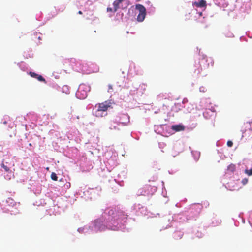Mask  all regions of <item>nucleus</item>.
Returning a JSON list of instances; mask_svg holds the SVG:
<instances>
[{"label": "nucleus", "mask_w": 252, "mask_h": 252, "mask_svg": "<svg viewBox=\"0 0 252 252\" xmlns=\"http://www.w3.org/2000/svg\"><path fill=\"white\" fill-rule=\"evenodd\" d=\"M114 102L111 100H107L95 105L93 109V115L96 117H102L107 115V111L113 108Z\"/></svg>", "instance_id": "obj_1"}, {"label": "nucleus", "mask_w": 252, "mask_h": 252, "mask_svg": "<svg viewBox=\"0 0 252 252\" xmlns=\"http://www.w3.org/2000/svg\"><path fill=\"white\" fill-rule=\"evenodd\" d=\"M129 122V116L127 114H120L115 118L109 122V128L111 129H116L117 128V126L120 124L122 126H126Z\"/></svg>", "instance_id": "obj_2"}, {"label": "nucleus", "mask_w": 252, "mask_h": 252, "mask_svg": "<svg viewBox=\"0 0 252 252\" xmlns=\"http://www.w3.org/2000/svg\"><path fill=\"white\" fill-rule=\"evenodd\" d=\"M135 8L139 12L137 16V20L140 22L143 21L146 14V8L143 5L140 4H136Z\"/></svg>", "instance_id": "obj_3"}, {"label": "nucleus", "mask_w": 252, "mask_h": 252, "mask_svg": "<svg viewBox=\"0 0 252 252\" xmlns=\"http://www.w3.org/2000/svg\"><path fill=\"white\" fill-rule=\"evenodd\" d=\"M1 167L7 173V175L4 176L5 179L9 180H10L12 178L14 177V173L10 169L11 167L10 166V164H9L8 162H4V160H3L1 163Z\"/></svg>", "instance_id": "obj_4"}, {"label": "nucleus", "mask_w": 252, "mask_h": 252, "mask_svg": "<svg viewBox=\"0 0 252 252\" xmlns=\"http://www.w3.org/2000/svg\"><path fill=\"white\" fill-rule=\"evenodd\" d=\"M83 85L80 86L78 90L77 94L79 96L80 99H84L85 98L88 94L87 92L83 90Z\"/></svg>", "instance_id": "obj_5"}, {"label": "nucleus", "mask_w": 252, "mask_h": 252, "mask_svg": "<svg viewBox=\"0 0 252 252\" xmlns=\"http://www.w3.org/2000/svg\"><path fill=\"white\" fill-rule=\"evenodd\" d=\"M108 220H109V221H108L106 223V226L108 227V228L111 230H115L116 229V228L117 227V225L118 224V223L115 222L114 221H113V223L111 222V221H112V220H113L112 217H110L108 218Z\"/></svg>", "instance_id": "obj_6"}, {"label": "nucleus", "mask_w": 252, "mask_h": 252, "mask_svg": "<svg viewBox=\"0 0 252 252\" xmlns=\"http://www.w3.org/2000/svg\"><path fill=\"white\" fill-rule=\"evenodd\" d=\"M171 129L176 132L183 131L185 129V126L182 125H175L171 126Z\"/></svg>", "instance_id": "obj_7"}, {"label": "nucleus", "mask_w": 252, "mask_h": 252, "mask_svg": "<svg viewBox=\"0 0 252 252\" xmlns=\"http://www.w3.org/2000/svg\"><path fill=\"white\" fill-rule=\"evenodd\" d=\"M124 0H116L113 3V5L114 6V12H116L118 9L119 8V4L120 3L123 2Z\"/></svg>", "instance_id": "obj_8"}, {"label": "nucleus", "mask_w": 252, "mask_h": 252, "mask_svg": "<svg viewBox=\"0 0 252 252\" xmlns=\"http://www.w3.org/2000/svg\"><path fill=\"white\" fill-rule=\"evenodd\" d=\"M100 220H97L95 222V227L96 228H98L100 231H103L105 229V225H101L100 226Z\"/></svg>", "instance_id": "obj_9"}, {"label": "nucleus", "mask_w": 252, "mask_h": 252, "mask_svg": "<svg viewBox=\"0 0 252 252\" xmlns=\"http://www.w3.org/2000/svg\"><path fill=\"white\" fill-rule=\"evenodd\" d=\"M194 4L198 7H204L206 6V2L204 0H200L199 2H195Z\"/></svg>", "instance_id": "obj_10"}, {"label": "nucleus", "mask_w": 252, "mask_h": 252, "mask_svg": "<svg viewBox=\"0 0 252 252\" xmlns=\"http://www.w3.org/2000/svg\"><path fill=\"white\" fill-rule=\"evenodd\" d=\"M6 203L10 206H14L16 205V202L11 197H8L6 200Z\"/></svg>", "instance_id": "obj_11"}, {"label": "nucleus", "mask_w": 252, "mask_h": 252, "mask_svg": "<svg viewBox=\"0 0 252 252\" xmlns=\"http://www.w3.org/2000/svg\"><path fill=\"white\" fill-rule=\"evenodd\" d=\"M183 234L181 232L176 231L174 233L173 237L175 239H180L182 238Z\"/></svg>", "instance_id": "obj_12"}, {"label": "nucleus", "mask_w": 252, "mask_h": 252, "mask_svg": "<svg viewBox=\"0 0 252 252\" xmlns=\"http://www.w3.org/2000/svg\"><path fill=\"white\" fill-rule=\"evenodd\" d=\"M51 178L54 181H57L58 177L56 174L54 172H52L51 174Z\"/></svg>", "instance_id": "obj_13"}, {"label": "nucleus", "mask_w": 252, "mask_h": 252, "mask_svg": "<svg viewBox=\"0 0 252 252\" xmlns=\"http://www.w3.org/2000/svg\"><path fill=\"white\" fill-rule=\"evenodd\" d=\"M245 173L248 176L252 175V168L250 169H246L245 170Z\"/></svg>", "instance_id": "obj_14"}, {"label": "nucleus", "mask_w": 252, "mask_h": 252, "mask_svg": "<svg viewBox=\"0 0 252 252\" xmlns=\"http://www.w3.org/2000/svg\"><path fill=\"white\" fill-rule=\"evenodd\" d=\"M36 79L39 81L46 82L45 79L40 75H38Z\"/></svg>", "instance_id": "obj_15"}, {"label": "nucleus", "mask_w": 252, "mask_h": 252, "mask_svg": "<svg viewBox=\"0 0 252 252\" xmlns=\"http://www.w3.org/2000/svg\"><path fill=\"white\" fill-rule=\"evenodd\" d=\"M29 74L30 75V76L32 77L35 78H37V77L38 76V74L35 73V72H30L29 73Z\"/></svg>", "instance_id": "obj_16"}, {"label": "nucleus", "mask_w": 252, "mask_h": 252, "mask_svg": "<svg viewBox=\"0 0 252 252\" xmlns=\"http://www.w3.org/2000/svg\"><path fill=\"white\" fill-rule=\"evenodd\" d=\"M248 182V179L247 178H244L242 180V183L243 185H246Z\"/></svg>", "instance_id": "obj_17"}, {"label": "nucleus", "mask_w": 252, "mask_h": 252, "mask_svg": "<svg viewBox=\"0 0 252 252\" xmlns=\"http://www.w3.org/2000/svg\"><path fill=\"white\" fill-rule=\"evenodd\" d=\"M227 145L228 147H232L233 145V142L231 141H228L227 142Z\"/></svg>", "instance_id": "obj_18"}, {"label": "nucleus", "mask_w": 252, "mask_h": 252, "mask_svg": "<svg viewBox=\"0 0 252 252\" xmlns=\"http://www.w3.org/2000/svg\"><path fill=\"white\" fill-rule=\"evenodd\" d=\"M113 90V86L112 85L109 84L108 85V92H110Z\"/></svg>", "instance_id": "obj_19"}, {"label": "nucleus", "mask_w": 252, "mask_h": 252, "mask_svg": "<svg viewBox=\"0 0 252 252\" xmlns=\"http://www.w3.org/2000/svg\"><path fill=\"white\" fill-rule=\"evenodd\" d=\"M107 12H114V9L113 10V9L111 7H108L107 8Z\"/></svg>", "instance_id": "obj_20"}, {"label": "nucleus", "mask_w": 252, "mask_h": 252, "mask_svg": "<svg viewBox=\"0 0 252 252\" xmlns=\"http://www.w3.org/2000/svg\"><path fill=\"white\" fill-rule=\"evenodd\" d=\"M146 85L145 84H142L141 85V88H142L143 89V90H146Z\"/></svg>", "instance_id": "obj_21"}, {"label": "nucleus", "mask_w": 252, "mask_h": 252, "mask_svg": "<svg viewBox=\"0 0 252 252\" xmlns=\"http://www.w3.org/2000/svg\"><path fill=\"white\" fill-rule=\"evenodd\" d=\"M232 167V170L234 169L235 168V166L234 165H230V167Z\"/></svg>", "instance_id": "obj_22"}, {"label": "nucleus", "mask_w": 252, "mask_h": 252, "mask_svg": "<svg viewBox=\"0 0 252 252\" xmlns=\"http://www.w3.org/2000/svg\"><path fill=\"white\" fill-rule=\"evenodd\" d=\"M78 13L79 14H80V15H81V14H82V12L81 11H78Z\"/></svg>", "instance_id": "obj_23"}, {"label": "nucleus", "mask_w": 252, "mask_h": 252, "mask_svg": "<svg viewBox=\"0 0 252 252\" xmlns=\"http://www.w3.org/2000/svg\"><path fill=\"white\" fill-rule=\"evenodd\" d=\"M76 118H77V119H80V117H79V116H76Z\"/></svg>", "instance_id": "obj_24"}, {"label": "nucleus", "mask_w": 252, "mask_h": 252, "mask_svg": "<svg viewBox=\"0 0 252 252\" xmlns=\"http://www.w3.org/2000/svg\"><path fill=\"white\" fill-rule=\"evenodd\" d=\"M70 119V120H72V119L73 120H74V118H73L72 117H71Z\"/></svg>", "instance_id": "obj_25"}, {"label": "nucleus", "mask_w": 252, "mask_h": 252, "mask_svg": "<svg viewBox=\"0 0 252 252\" xmlns=\"http://www.w3.org/2000/svg\"><path fill=\"white\" fill-rule=\"evenodd\" d=\"M3 123H4V124H6L7 123H6V121H4V122H3Z\"/></svg>", "instance_id": "obj_26"}, {"label": "nucleus", "mask_w": 252, "mask_h": 252, "mask_svg": "<svg viewBox=\"0 0 252 252\" xmlns=\"http://www.w3.org/2000/svg\"><path fill=\"white\" fill-rule=\"evenodd\" d=\"M199 72H200V71L198 70L197 74L199 73Z\"/></svg>", "instance_id": "obj_27"}, {"label": "nucleus", "mask_w": 252, "mask_h": 252, "mask_svg": "<svg viewBox=\"0 0 252 252\" xmlns=\"http://www.w3.org/2000/svg\"><path fill=\"white\" fill-rule=\"evenodd\" d=\"M29 145H30V146H31V145H32L31 143H30V144H29Z\"/></svg>", "instance_id": "obj_28"}]
</instances>
